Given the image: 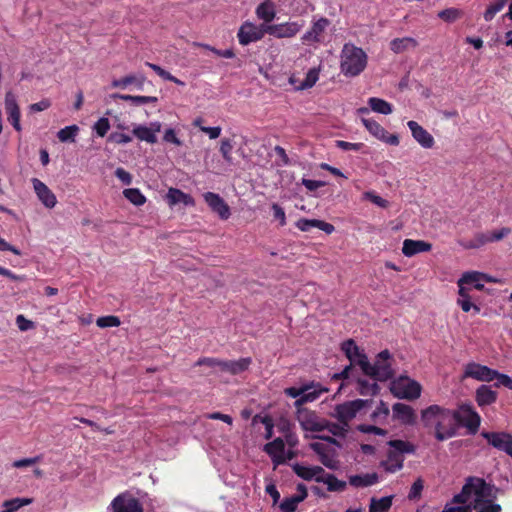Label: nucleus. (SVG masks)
<instances>
[{
	"instance_id": "obj_44",
	"label": "nucleus",
	"mask_w": 512,
	"mask_h": 512,
	"mask_svg": "<svg viewBox=\"0 0 512 512\" xmlns=\"http://www.w3.org/2000/svg\"><path fill=\"white\" fill-rule=\"evenodd\" d=\"M31 498H14L3 503L4 510L2 512H16L21 507L32 503Z\"/></svg>"
},
{
	"instance_id": "obj_64",
	"label": "nucleus",
	"mask_w": 512,
	"mask_h": 512,
	"mask_svg": "<svg viewBox=\"0 0 512 512\" xmlns=\"http://www.w3.org/2000/svg\"><path fill=\"white\" fill-rule=\"evenodd\" d=\"M423 481L422 479H417L411 486V489L409 491V494H408V498L410 500H413V499H417L420 497L421 495V492L423 490Z\"/></svg>"
},
{
	"instance_id": "obj_30",
	"label": "nucleus",
	"mask_w": 512,
	"mask_h": 512,
	"mask_svg": "<svg viewBox=\"0 0 512 512\" xmlns=\"http://www.w3.org/2000/svg\"><path fill=\"white\" fill-rule=\"evenodd\" d=\"M317 482L326 484L327 490L330 492H342L347 486L345 481L339 480L335 475L325 472L320 478H317Z\"/></svg>"
},
{
	"instance_id": "obj_57",
	"label": "nucleus",
	"mask_w": 512,
	"mask_h": 512,
	"mask_svg": "<svg viewBox=\"0 0 512 512\" xmlns=\"http://www.w3.org/2000/svg\"><path fill=\"white\" fill-rule=\"evenodd\" d=\"M194 45L198 46V47H202L204 49H207V50L213 52L215 55H217L219 57L230 59V58H233L235 56L233 50H231V49L219 50V49H216V48H214V47H212L210 45L203 44V43H194Z\"/></svg>"
},
{
	"instance_id": "obj_40",
	"label": "nucleus",
	"mask_w": 512,
	"mask_h": 512,
	"mask_svg": "<svg viewBox=\"0 0 512 512\" xmlns=\"http://www.w3.org/2000/svg\"><path fill=\"white\" fill-rule=\"evenodd\" d=\"M113 98H118L124 101H130L134 105H143L148 103L158 102V98L155 96H139V95H126V94H113Z\"/></svg>"
},
{
	"instance_id": "obj_32",
	"label": "nucleus",
	"mask_w": 512,
	"mask_h": 512,
	"mask_svg": "<svg viewBox=\"0 0 512 512\" xmlns=\"http://www.w3.org/2000/svg\"><path fill=\"white\" fill-rule=\"evenodd\" d=\"M497 399V393L487 385H481L476 390V401L479 406H486L494 403Z\"/></svg>"
},
{
	"instance_id": "obj_43",
	"label": "nucleus",
	"mask_w": 512,
	"mask_h": 512,
	"mask_svg": "<svg viewBox=\"0 0 512 512\" xmlns=\"http://www.w3.org/2000/svg\"><path fill=\"white\" fill-rule=\"evenodd\" d=\"M489 242H491L490 232H486V233L476 234L472 240L465 242V243H461V245L465 249H477V248L484 246L485 244H487Z\"/></svg>"
},
{
	"instance_id": "obj_33",
	"label": "nucleus",
	"mask_w": 512,
	"mask_h": 512,
	"mask_svg": "<svg viewBox=\"0 0 512 512\" xmlns=\"http://www.w3.org/2000/svg\"><path fill=\"white\" fill-rule=\"evenodd\" d=\"M326 391V388H323L320 384H317L315 388H312V390L304 392L302 395L296 398V401L294 403L297 410L303 409L301 407L303 404L316 400L323 392Z\"/></svg>"
},
{
	"instance_id": "obj_51",
	"label": "nucleus",
	"mask_w": 512,
	"mask_h": 512,
	"mask_svg": "<svg viewBox=\"0 0 512 512\" xmlns=\"http://www.w3.org/2000/svg\"><path fill=\"white\" fill-rule=\"evenodd\" d=\"M222 360L213 357L200 358L195 365L196 366H207L212 369L211 373L221 372Z\"/></svg>"
},
{
	"instance_id": "obj_24",
	"label": "nucleus",
	"mask_w": 512,
	"mask_h": 512,
	"mask_svg": "<svg viewBox=\"0 0 512 512\" xmlns=\"http://www.w3.org/2000/svg\"><path fill=\"white\" fill-rule=\"evenodd\" d=\"M432 245L423 240L405 239L402 246V253L406 257H412L421 252L430 251Z\"/></svg>"
},
{
	"instance_id": "obj_6",
	"label": "nucleus",
	"mask_w": 512,
	"mask_h": 512,
	"mask_svg": "<svg viewBox=\"0 0 512 512\" xmlns=\"http://www.w3.org/2000/svg\"><path fill=\"white\" fill-rule=\"evenodd\" d=\"M390 390L399 399L415 400L420 397L422 388L417 381L400 376L391 382Z\"/></svg>"
},
{
	"instance_id": "obj_52",
	"label": "nucleus",
	"mask_w": 512,
	"mask_h": 512,
	"mask_svg": "<svg viewBox=\"0 0 512 512\" xmlns=\"http://www.w3.org/2000/svg\"><path fill=\"white\" fill-rule=\"evenodd\" d=\"M302 502L301 497H296L295 495L291 497H286L279 505V508L282 512H295L299 503Z\"/></svg>"
},
{
	"instance_id": "obj_3",
	"label": "nucleus",
	"mask_w": 512,
	"mask_h": 512,
	"mask_svg": "<svg viewBox=\"0 0 512 512\" xmlns=\"http://www.w3.org/2000/svg\"><path fill=\"white\" fill-rule=\"evenodd\" d=\"M360 368L363 373L375 381H387L394 376V370L391 364V354L388 350L381 351L374 362L371 364L367 357H362Z\"/></svg>"
},
{
	"instance_id": "obj_37",
	"label": "nucleus",
	"mask_w": 512,
	"mask_h": 512,
	"mask_svg": "<svg viewBox=\"0 0 512 512\" xmlns=\"http://www.w3.org/2000/svg\"><path fill=\"white\" fill-rule=\"evenodd\" d=\"M388 445L391 448L390 451H394L401 456L402 454H414L416 452V446L409 441L390 440Z\"/></svg>"
},
{
	"instance_id": "obj_4",
	"label": "nucleus",
	"mask_w": 512,
	"mask_h": 512,
	"mask_svg": "<svg viewBox=\"0 0 512 512\" xmlns=\"http://www.w3.org/2000/svg\"><path fill=\"white\" fill-rule=\"evenodd\" d=\"M367 65V55L363 49L347 43L341 52V71L345 76L359 75Z\"/></svg>"
},
{
	"instance_id": "obj_11",
	"label": "nucleus",
	"mask_w": 512,
	"mask_h": 512,
	"mask_svg": "<svg viewBox=\"0 0 512 512\" xmlns=\"http://www.w3.org/2000/svg\"><path fill=\"white\" fill-rule=\"evenodd\" d=\"M487 442L494 448L512 457V435L506 432H482Z\"/></svg>"
},
{
	"instance_id": "obj_9",
	"label": "nucleus",
	"mask_w": 512,
	"mask_h": 512,
	"mask_svg": "<svg viewBox=\"0 0 512 512\" xmlns=\"http://www.w3.org/2000/svg\"><path fill=\"white\" fill-rule=\"evenodd\" d=\"M310 448L319 456L320 462L331 470H337L340 467V461L337 459V451L321 442L310 443Z\"/></svg>"
},
{
	"instance_id": "obj_38",
	"label": "nucleus",
	"mask_w": 512,
	"mask_h": 512,
	"mask_svg": "<svg viewBox=\"0 0 512 512\" xmlns=\"http://www.w3.org/2000/svg\"><path fill=\"white\" fill-rule=\"evenodd\" d=\"M393 496L370 499L369 512H388L392 506Z\"/></svg>"
},
{
	"instance_id": "obj_46",
	"label": "nucleus",
	"mask_w": 512,
	"mask_h": 512,
	"mask_svg": "<svg viewBox=\"0 0 512 512\" xmlns=\"http://www.w3.org/2000/svg\"><path fill=\"white\" fill-rule=\"evenodd\" d=\"M123 195L127 200L136 206H141L146 202L145 196L137 188H129L123 191Z\"/></svg>"
},
{
	"instance_id": "obj_15",
	"label": "nucleus",
	"mask_w": 512,
	"mask_h": 512,
	"mask_svg": "<svg viewBox=\"0 0 512 512\" xmlns=\"http://www.w3.org/2000/svg\"><path fill=\"white\" fill-rule=\"evenodd\" d=\"M113 512H143L141 503L128 494H120L111 503Z\"/></svg>"
},
{
	"instance_id": "obj_29",
	"label": "nucleus",
	"mask_w": 512,
	"mask_h": 512,
	"mask_svg": "<svg viewBox=\"0 0 512 512\" xmlns=\"http://www.w3.org/2000/svg\"><path fill=\"white\" fill-rule=\"evenodd\" d=\"M379 480L377 473H367L362 475H351L349 477V484L353 487H369L376 484Z\"/></svg>"
},
{
	"instance_id": "obj_21",
	"label": "nucleus",
	"mask_w": 512,
	"mask_h": 512,
	"mask_svg": "<svg viewBox=\"0 0 512 512\" xmlns=\"http://www.w3.org/2000/svg\"><path fill=\"white\" fill-rule=\"evenodd\" d=\"M484 282H496V280L477 271L465 272L460 278V283H464L466 286L479 291L483 290Z\"/></svg>"
},
{
	"instance_id": "obj_36",
	"label": "nucleus",
	"mask_w": 512,
	"mask_h": 512,
	"mask_svg": "<svg viewBox=\"0 0 512 512\" xmlns=\"http://www.w3.org/2000/svg\"><path fill=\"white\" fill-rule=\"evenodd\" d=\"M404 458L394 451L388 452V459L382 463L384 469L390 473H395L396 471L402 469Z\"/></svg>"
},
{
	"instance_id": "obj_17",
	"label": "nucleus",
	"mask_w": 512,
	"mask_h": 512,
	"mask_svg": "<svg viewBox=\"0 0 512 512\" xmlns=\"http://www.w3.org/2000/svg\"><path fill=\"white\" fill-rule=\"evenodd\" d=\"M31 182L33 185V189L41 203L46 208L49 209L55 207L57 199L55 194L50 190V188L37 178H33Z\"/></svg>"
},
{
	"instance_id": "obj_7",
	"label": "nucleus",
	"mask_w": 512,
	"mask_h": 512,
	"mask_svg": "<svg viewBox=\"0 0 512 512\" xmlns=\"http://www.w3.org/2000/svg\"><path fill=\"white\" fill-rule=\"evenodd\" d=\"M452 412L457 423V430L460 426H464L469 434L474 435L477 433L481 418L471 405L462 404L458 409L452 410Z\"/></svg>"
},
{
	"instance_id": "obj_50",
	"label": "nucleus",
	"mask_w": 512,
	"mask_h": 512,
	"mask_svg": "<svg viewBox=\"0 0 512 512\" xmlns=\"http://www.w3.org/2000/svg\"><path fill=\"white\" fill-rule=\"evenodd\" d=\"M233 142L231 139L223 138L220 142V153L228 164L233 163L232 158Z\"/></svg>"
},
{
	"instance_id": "obj_59",
	"label": "nucleus",
	"mask_w": 512,
	"mask_h": 512,
	"mask_svg": "<svg viewBox=\"0 0 512 512\" xmlns=\"http://www.w3.org/2000/svg\"><path fill=\"white\" fill-rule=\"evenodd\" d=\"M316 223H318V219L301 218L296 222V227L303 232H308L311 228H317Z\"/></svg>"
},
{
	"instance_id": "obj_53",
	"label": "nucleus",
	"mask_w": 512,
	"mask_h": 512,
	"mask_svg": "<svg viewBox=\"0 0 512 512\" xmlns=\"http://www.w3.org/2000/svg\"><path fill=\"white\" fill-rule=\"evenodd\" d=\"M506 5V0H497L491 5L488 6L486 11L484 12V19L486 21H491L494 16L500 12Z\"/></svg>"
},
{
	"instance_id": "obj_63",
	"label": "nucleus",
	"mask_w": 512,
	"mask_h": 512,
	"mask_svg": "<svg viewBox=\"0 0 512 512\" xmlns=\"http://www.w3.org/2000/svg\"><path fill=\"white\" fill-rule=\"evenodd\" d=\"M474 510L477 512H501L502 508L499 504L494 503V501H489L487 503H483L479 505V507H474Z\"/></svg>"
},
{
	"instance_id": "obj_25",
	"label": "nucleus",
	"mask_w": 512,
	"mask_h": 512,
	"mask_svg": "<svg viewBox=\"0 0 512 512\" xmlns=\"http://www.w3.org/2000/svg\"><path fill=\"white\" fill-rule=\"evenodd\" d=\"M251 363L250 358H241L238 360H222L221 372H227L232 375L239 374L248 369Z\"/></svg>"
},
{
	"instance_id": "obj_56",
	"label": "nucleus",
	"mask_w": 512,
	"mask_h": 512,
	"mask_svg": "<svg viewBox=\"0 0 512 512\" xmlns=\"http://www.w3.org/2000/svg\"><path fill=\"white\" fill-rule=\"evenodd\" d=\"M96 324L100 328H108V327H118L121 322L117 316L109 315L99 317L96 321Z\"/></svg>"
},
{
	"instance_id": "obj_5",
	"label": "nucleus",
	"mask_w": 512,
	"mask_h": 512,
	"mask_svg": "<svg viewBox=\"0 0 512 512\" xmlns=\"http://www.w3.org/2000/svg\"><path fill=\"white\" fill-rule=\"evenodd\" d=\"M372 404V400L356 399L337 404L331 412V417L344 424H349L364 408Z\"/></svg>"
},
{
	"instance_id": "obj_34",
	"label": "nucleus",
	"mask_w": 512,
	"mask_h": 512,
	"mask_svg": "<svg viewBox=\"0 0 512 512\" xmlns=\"http://www.w3.org/2000/svg\"><path fill=\"white\" fill-rule=\"evenodd\" d=\"M417 46V41L412 37L396 38L390 42V49L394 53H402Z\"/></svg>"
},
{
	"instance_id": "obj_14",
	"label": "nucleus",
	"mask_w": 512,
	"mask_h": 512,
	"mask_svg": "<svg viewBox=\"0 0 512 512\" xmlns=\"http://www.w3.org/2000/svg\"><path fill=\"white\" fill-rule=\"evenodd\" d=\"M5 112L7 114V121L14 127V129L18 132L22 130L20 124V109L17 103L16 96L8 91L5 94Z\"/></svg>"
},
{
	"instance_id": "obj_31",
	"label": "nucleus",
	"mask_w": 512,
	"mask_h": 512,
	"mask_svg": "<svg viewBox=\"0 0 512 512\" xmlns=\"http://www.w3.org/2000/svg\"><path fill=\"white\" fill-rule=\"evenodd\" d=\"M256 15L265 22L264 24H269L276 16L274 3L270 0H265L256 8Z\"/></svg>"
},
{
	"instance_id": "obj_12",
	"label": "nucleus",
	"mask_w": 512,
	"mask_h": 512,
	"mask_svg": "<svg viewBox=\"0 0 512 512\" xmlns=\"http://www.w3.org/2000/svg\"><path fill=\"white\" fill-rule=\"evenodd\" d=\"M365 128L377 139L397 146L399 144V138L395 134H389L377 121L368 118L361 119Z\"/></svg>"
},
{
	"instance_id": "obj_55",
	"label": "nucleus",
	"mask_w": 512,
	"mask_h": 512,
	"mask_svg": "<svg viewBox=\"0 0 512 512\" xmlns=\"http://www.w3.org/2000/svg\"><path fill=\"white\" fill-rule=\"evenodd\" d=\"M318 383H315V382H310L308 384H305V385H302L301 387L297 388V387H289V388H286L285 389V394L287 396H290L292 398H297L299 397L300 395H302L304 392L308 391V390H312V388H315V386L317 385Z\"/></svg>"
},
{
	"instance_id": "obj_61",
	"label": "nucleus",
	"mask_w": 512,
	"mask_h": 512,
	"mask_svg": "<svg viewBox=\"0 0 512 512\" xmlns=\"http://www.w3.org/2000/svg\"><path fill=\"white\" fill-rule=\"evenodd\" d=\"M363 146V143H351L343 140L336 141V147L343 151H359Z\"/></svg>"
},
{
	"instance_id": "obj_45",
	"label": "nucleus",
	"mask_w": 512,
	"mask_h": 512,
	"mask_svg": "<svg viewBox=\"0 0 512 512\" xmlns=\"http://www.w3.org/2000/svg\"><path fill=\"white\" fill-rule=\"evenodd\" d=\"M79 132L77 125H70L60 129L57 137L61 142H75V138Z\"/></svg>"
},
{
	"instance_id": "obj_23",
	"label": "nucleus",
	"mask_w": 512,
	"mask_h": 512,
	"mask_svg": "<svg viewBox=\"0 0 512 512\" xmlns=\"http://www.w3.org/2000/svg\"><path fill=\"white\" fill-rule=\"evenodd\" d=\"M293 472L300 478L310 481L314 479L317 482V478H320L324 474V469L321 466H304L299 463L291 465Z\"/></svg>"
},
{
	"instance_id": "obj_42",
	"label": "nucleus",
	"mask_w": 512,
	"mask_h": 512,
	"mask_svg": "<svg viewBox=\"0 0 512 512\" xmlns=\"http://www.w3.org/2000/svg\"><path fill=\"white\" fill-rule=\"evenodd\" d=\"M368 104L371 110L383 115H389L393 111L392 105L381 98L371 97L368 99Z\"/></svg>"
},
{
	"instance_id": "obj_49",
	"label": "nucleus",
	"mask_w": 512,
	"mask_h": 512,
	"mask_svg": "<svg viewBox=\"0 0 512 512\" xmlns=\"http://www.w3.org/2000/svg\"><path fill=\"white\" fill-rule=\"evenodd\" d=\"M319 78V69L312 68L310 69L305 79L301 82V84L297 87L298 90H305L313 87Z\"/></svg>"
},
{
	"instance_id": "obj_28",
	"label": "nucleus",
	"mask_w": 512,
	"mask_h": 512,
	"mask_svg": "<svg viewBox=\"0 0 512 512\" xmlns=\"http://www.w3.org/2000/svg\"><path fill=\"white\" fill-rule=\"evenodd\" d=\"M166 199L169 205H176L179 203L184 204L185 206H194V199L184 192L176 188H170L167 192Z\"/></svg>"
},
{
	"instance_id": "obj_60",
	"label": "nucleus",
	"mask_w": 512,
	"mask_h": 512,
	"mask_svg": "<svg viewBox=\"0 0 512 512\" xmlns=\"http://www.w3.org/2000/svg\"><path fill=\"white\" fill-rule=\"evenodd\" d=\"M94 129L98 136L104 137L110 129L109 120L105 117L100 118L94 125Z\"/></svg>"
},
{
	"instance_id": "obj_27",
	"label": "nucleus",
	"mask_w": 512,
	"mask_h": 512,
	"mask_svg": "<svg viewBox=\"0 0 512 512\" xmlns=\"http://www.w3.org/2000/svg\"><path fill=\"white\" fill-rule=\"evenodd\" d=\"M146 77L142 74L139 75H127L121 79H115L112 81V87L125 89L129 85H134L137 90H143L144 82Z\"/></svg>"
},
{
	"instance_id": "obj_39",
	"label": "nucleus",
	"mask_w": 512,
	"mask_h": 512,
	"mask_svg": "<svg viewBox=\"0 0 512 512\" xmlns=\"http://www.w3.org/2000/svg\"><path fill=\"white\" fill-rule=\"evenodd\" d=\"M133 135L140 141H145L149 144L157 142V136L153 135V130L144 125H136L132 130Z\"/></svg>"
},
{
	"instance_id": "obj_48",
	"label": "nucleus",
	"mask_w": 512,
	"mask_h": 512,
	"mask_svg": "<svg viewBox=\"0 0 512 512\" xmlns=\"http://www.w3.org/2000/svg\"><path fill=\"white\" fill-rule=\"evenodd\" d=\"M463 15L462 10L458 8H447L438 13V17L447 23H453Z\"/></svg>"
},
{
	"instance_id": "obj_22",
	"label": "nucleus",
	"mask_w": 512,
	"mask_h": 512,
	"mask_svg": "<svg viewBox=\"0 0 512 512\" xmlns=\"http://www.w3.org/2000/svg\"><path fill=\"white\" fill-rule=\"evenodd\" d=\"M329 26V20L327 18H320L313 23L312 27L302 36V42L304 44H312L320 42L323 33Z\"/></svg>"
},
{
	"instance_id": "obj_19",
	"label": "nucleus",
	"mask_w": 512,
	"mask_h": 512,
	"mask_svg": "<svg viewBox=\"0 0 512 512\" xmlns=\"http://www.w3.org/2000/svg\"><path fill=\"white\" fill-rule=\"evenodd\" d=\"M203 197L212 211L217 213L221 219L229 218L230 208L218 194L206 192Z\"/></svg>"
},
{
	"instance_id": "obj_26",
	"label": "nucleus",
	"mask_w": 512,
	"mask_h": 512,
	"mask_svg": "<svg viewBox=\"0 0 512 512\" xmlns=\"http://www.w3.org/2000/svg\"><path fill=\"white\" fill-rule=\"evenodd\" d=\"M341 349L346 355V357L350 360L351 364H356L360 367V361L362 357H367L356 345L354 340L349 339L342 343Z\"/></svg>"
},
{
	"instance_id": "obj_54",
	"label": "nucleus",
	"mask_w": 512,
	"mask_h": 512,
	"mask_svg": "<svg viewBox=\"0 0 512 512\" xmlns=\"http://www.w3.org/2000/svg\"><path fill=\"white\" fill-rule=\"evenodd\" d=\"M389 413L388 405L384 401H380L376 410L371 414V419L374 422H381L388 417Z\"/></svg>"
},
{
	"instance_id": "obj_18",
	"label": "nucleus",
	"mask_w": 512,
	"mask_h": 512,
	"mask_svg": "<svg viewBox=\"0 0 512 512\" xmlns=\"http://www.w3.org/2000/svg\"><path fill=\"white\" fill-rule=\"evenodd\" d=\"M407 126L410 129L413 138L420 146L425 149H430L434 146L435 141L433 136L416 121H408Z\"/></svg>"
},
{
	"instance_id": "obj_41",
	"label": "nucleus",
	"mask_w": 512,
	"mask_h": 512,
	"mask_svg": "<svg viewBox=\"0 0 512 512\" xmlns=\"http://www.w3.org/2000/svg\"><path fill=\"white\" fill-rule=\"evenodd\" d=\"M357 385V390L359 394L363 396H374L378 394L380 390V387L375 381L371 382L370 380L367 379L359 378L357 381Z\"/></svg>"
},
{
	"instance_id": "obj_2",
	"label": "nucleus",
	"mask_w": 512,
	"mask_h": 512,
	"mask_svg": "<svg viewBox=\"0 0 512 512\" xmlns=\"http://www.w3.org/2000/svg\"><path fill=\"white\" fill-rule=\"evenodd\" d=\"M498 489L483 478L470 476L466 479L461 492L454 495L453 503L471 505V508L479 507L483 503L494 501L497 498Z\"/></svg>"
},
{
	"instance_id": "obj_8",
	"label": "nucleus",
	"mask_w": 512,
	"mask_h": 512,
	"mask_svg": "<svg viewBox=\"0 0 512 512\" xmlns=\"http://www.w3.org/2000/svg\"><path fill=\"white\" fill-rule=\"evenodd\" d=\"M267 24L255 25L251 22H245L239 28L237 33V37L239 43L243 46H246L252 42H256L261 40L266 32Z\"/></svg>"
},
{
	"instance_id": "obj_16",
	"label": "nucleus",
	"mask_w": 512,
	"mask_h": 512,
	"mask_svg": "<svg viewBox=\"0 0 512 512\" xmlns=\"http://www.w3.org/2000/svg\"><path fill=\"white\" fill-rule=\"evenodd\" d=\"M464 376L478 381L490 382L495 379V376H497V371L487 366L472 362L466 365Z\"/></svg>"
},
{
	"instance_id": "obj_20",
	"label": "nucleus",
	"mask_w": 512,
	"mask_h": 512,
	"mask_svg": "<svg viewBox=\"0 0 512 512\" xmlns=\"http://www.w3.org/2000/svg\"><path fill=\"white\" fill-rule=\"evenodd\" d=\"M393 418L404 425H414L416 423V414L414 409L404 403H395L392 406Z\"/></svg>"
},
{
	"instance_id": "obj_1",
	"label": "nucleus",
	"mask_w": 512,
	"mask_h": 512,
	"mask_svg": "<svg viewBox=\"0 0 512 512\" xmlns=\"http://www.w3.org/2000/svg\"><path fill=\"white\" fill-rule=\"evenodd\" d=\"M421 421L425 428L434 430V436L438 441L457 435V423L450 409L430 405L421 411Z\"/></svg>"
},
{
	"instance_id": "obj_58",
	"label": "nucleus",
	"mask_w": 512,
	"mask_h": 512,
	"mask_svg": "<svg viewBox=\"0 0 512 512\" xmlns=\"http://www.w3.org/2000/svg\"><path fill=\"white\" fill-rule=\"evenodd\" d=\"M357 429L360 432L366 433V434H375V435H379V436H386L388 434L387 430L379 428L374 425L361 424L358 426Z\"/></svg>"
},
{
	"instance_id": "obj_62",
	"label": "nucleus",
	"mask_w": 512,
	"mask_h": 512,
	"mask_svg": "<svg viewBox=\"0 0 512 512\" xmlns=\"http://www.w3.org/2000/svg\"><path fill=\"white\" fill-rule=\"evenodd\" d=\"M364 196L367 200L371 201L373 204L381 208H387L389 205V202L387 200L375 194L374 192H366Z\"/></svg>"
},
{
	"instance_id": "obj_13",
	"label": "nucleus",
	"mask_w": 512,
	"mask_h": 512,
	"mask_svg": "<svg viewBox=\"0 0 512 512\" xmlns=\"http://www.w3.org/2000/svg\"><path fill=\"white\" fill-rule=\"evenodd\" d=\"M303 27L298 22H286L281 24H267V34L276 38H291L295 36Z\"/></svg>"
},
{
	"instance_id": "obj_47",
	"label": "nucleus",
	"mask_w": 512,
	"mask_h": 512,
	"mask_svg": "<svg viewBox=\"0 0 512 512\" xmlns=\"http://www.w3.org/2000/svg\"><path fill=\"white\" fill-rule=\"evenodd\" d=\"M266 454H284L285 442L283 438H275L273 441L264 445L263 448Z\"/></svg>"
},
{
	"instance_id": "obj_10",
	"label": "nucleus",
	"mask_w": 512,
	"mask_h": 512,
	"mask_svg": "<svg viewBox=\"0 0 512 512\" xmlns=\"http://www.w3.org/2000/svg\"><path fill=\"white\" fill-rule=\"evenodd\" d=\"M296 419L301 428L310 432L323 431V418H320L314 411L309 409H298L296 412Z\"/></svg>"
},
{
	"instance_id": "obj_35",
	"label": "nucleus",
	"mask_w": 512,
	"mask_h": 512,
	"mask_svg": "<svg viewBox=\"0 0 512 512\" xmlns=\"http://www.w3.org/2000/svg\"><path fill=\"white\" fill-rule=\"evenodd\" d=\"M322 425L324 426L323 431L327 430L333 436H336V437H345L350 430L349 424H344L339 421L337 423H335V422H330V421L323 419Z\"/></svg>"
}]
</instances>
